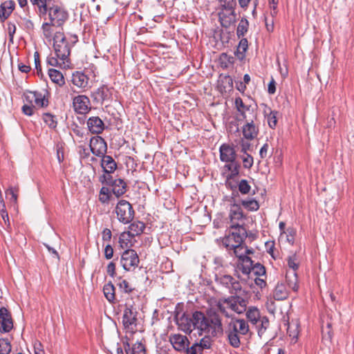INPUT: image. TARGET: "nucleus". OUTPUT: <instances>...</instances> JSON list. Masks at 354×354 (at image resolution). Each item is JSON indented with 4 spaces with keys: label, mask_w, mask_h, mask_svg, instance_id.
<instances>
[{
    "label": "nucleus",
    "mask_w": 354,
    "mask_h": 354,
    "mask_svg": "<svg viewBox=\"0 0 354 354\" xmlns=\"http://www.w3.org/2000/svg\"><path fill=\"white\" fill-rule=\"evenodd\" d=\"M32 4L37 8V13L45 20L48 19L53 26L59 27L68 19L67 12L57 5L50 6L46 0H30Z\"/></svg>",
    "instance_id": "nucleus-1"
},
{
    "label": "nucleus",
    "mask_w": 354,
    "mask_h": 354,
    "mask_svg": "<svg viewBox=\"0 0 354 354\" xmlns=\"http://www.w3.org/2000/svg\"><path fill=\"white\" fill-rule=\"evenodd\" d=\"M249 332V325L243 319L232 318L227 324L225 330V334L229 344L233 348H237L241 345L240 337Z\"/></svg>",
    "instance_id": "nucleus-2"
},
{
    "label": "nucleus",
    "mask_w": 354,
    "mask_h": 354,
    "mask_svg": "<svg viewBox=\"0 0 354 354\" xmlns=\"http://www.w3.org/2000/svg\"><path fill=\"white\" fill-rule=\"evenodd\" d=\"M248 236L247 230L243 225L232 224L230 226L229 234L223 239V244L225 247L231 246L230 245H240L243 243Z\"/></svg>",
    "instance_id": "nucleus-3"
},
{
    "label": "nucleus",
    "mask_w": 354,
    "mask_h": 354,
    "mask_svg": "<svg viewBox=\"0 0 354 354\" xmlns=\"http://www.w3.org/2000/svg\"><path fill=\"white\" fill-rule=\"evenodd\" d=\"M53 47L57 58L63 62H68L71 54V46L63 32H57L53 37Z\"/></svg>",
    "instance_id": "nucleus-4"
},
{
    "label": "nucleus",
    "mask_w": 354,
    "mask_h": 354,
    "mask_svg": "<svg viewBox=\"0 0 354 354\" xmlns=\"http://www.w3.org/2000/svg\"><path fill=\"white\" fill-rule=\"evenodd\" d=\"M115 212L119 222L129 224L133 221L135 211L131 204L126 200H120L116 204Z\"/></svg>",
    "instance_id": "nucleus-5"
},
{
    "label": "nucleus",
    "mask_w": 354,
    "mask_h": 354,
    "mask_svg": "<svg viewBox=\"0 0 354 354\" xmlns=\"http://www.w3.org/2000/svg\"><path fill=\"white\" fill-rule=\"evenodd\" d=\"M99 181L112 188L113 194L116 198L122 196L127 192V185L122 178L113 179L112 176L102 175L99 177Z\"/></svg>",
    "instance_id": "nucleus-6"
},
{
    "label": "nucleus",
    "mask_w": 354,
    "mask_h": 354,
    "mask_svg": "<svg viewBox=\"0 0 354 354\" xmlns=\"http://www.w3.org/2000/svg\"><path fill=\"white\" fill-rule=\"evenodd\" d=\"M214 280L217 285L227 289L231 294H236L241 291L242 287L240 282L230 274H216Z\"/></svg>",
    "instance_id": "nucleus-7"
},
{
    "label": "nucleus",
    "mask_w": 354,
    "mask_h": 354,
    "mask_svg": "<svg viewBox=\"0 0 354 354\" xmlns=\"http://www.w3.org/2000/svg\"><path fill=\"white\" fill-rule=\"evenodd\" d=\"M207 322L211 327L208 334L212 337H218L224 333L221 318L216 311L210 310L207 312Z\"/></svg>",
    "instance_id": "nucleus-8"
},
{
    "label": "nucleus",
    "mask_w": 354,
    "mask_h": 354,
    "mask_svg": "<svg viewBox=\"0 0 354 354\" xmlns=\"http://www.w3.org/2000/svg\"><path fill=\"white\" fill-rule=\"evenodd\" d=\"M231 246L225 247L227 250H232L234 254L239 258V263L237 266L239 270L242 273H247L249 272L248 266L251 263V258L248 256L244 255V243L240 245H230Z\"/></svg>",
    "instance_id": "nucleus-9"
},
{
    "label": "nucleus",
    "mask_w": 354,
    "mask_h": 354,
    "mask_svg": "<svg viewBox=\"0 0 354 354\" xmlns=\"http://www.w3.org/2000/svg\"><path fill=\"white\" fill-rule=\"evenodd\" d=\"M139 263V257L134 250L127 249L122 252L120 263L125 270H134L138 266Z\"/></svg>",
    "instance_id": "nucleus-10"
},
{
    "label": "nucleus",
    "mask_w": 354,
    "mask_h": 354,
    "mask_svg": "<svg viewBox=\"0 0 354 354\" xmlns=\"http://www.w3.org/2000/svg\"><path fill=\"white\" fill-rule=\"evenodd\" d=\"M257 118V114H252L250 120L246 119L245 123L242 127L243 138L248 140L255 139L259 134V126L255 123Z\"/></svg>",
    "instance_id": "nucleus-11"
},
{
    "label": "nucleus",
    "mask_w": 354,
    "mask_h": 354,
    "mask_svg": "<svg viewBox=\"0 0 354 354\" xmlns=\"http://www.w3.org/2000/svg\"><path fill=\"white\" fill-rule=\"evenodd\" d=\"M89 147L91 153L98 157H101L106 153L107 144L101 136H96L91 138Z\"/></svg>",
    "instance_id": "nucleus-12"
},
{
    "label": "nucleus",
    "mask_w": 354,
    "mask_h": 354,
    "mask_svg": "<svg viewBox=\"0 0 354 354\" xmlns=\"http://www.w3.org/2000/svg\"><path fill=\"white\" fill-rule=\"evenodd\" d=\"M193 317L194 330L196 328L201 331L200 335H202V333L208 334L211 327L210 324H208L207 317L203 313L196 310L193 313Z\"/></svg>",
    "instance_id": "nucleus-13"
},
{
    "label": "nucleus",
    "mask_w": 354,
    "mask_h": 354,
    "mask_svg": "<svg viewBox=\"0 0 354 354\" xmlns=\"http://www.w3.org/2000/svg\"><path fill=\"white\" fill-rule=\"evenodd\" d=\"M73 107L77 113L86 114L91 110L90 100L84 95H77L73 100Z\"/></svg>",
    "instance_id": "nucleus-14"
},
{
    "label": "nucleus",
    "mask_w": 354,
    "mask_h": 354,
    "mask_svg": "<svg viewBox=\"0 0 354 354\" xmlns=\"http://www.w3.org/2000/svg\"><path fill=\"white\" fill-rule=\"evenodd\" d=\"M169 342L173 346V348L176 351L180 353H185L189 344L188 338L186 336L180 334L171 335L169 336Z\"/></svg>",
    "instance_id": "nucleus-15"
},
{
    "label": "nucleus",
    "mask_w": 354,
    "mask_h": 354,
    "mask_svg": "<svg viewBox=\"0 0 354 354\" xmlns=\"http://www.w3.org/2000/svg\"><path fill=\"white\" fill-rule=\"evenodd\" d=\"M13 328L11 314L5 307L0 308V331L8 333Z\"/></svg>",
    "instance_id": "nucleus-16"
},
{
    "label": "nucleus",
    "mask_w": 354,
    "mask_h": 354,
    "mask_svg": "<svg viewBox=\"0 0 354 354\" xmlns=\"http://www.w3.org/2000/svg\"><path fill=\"white\" fill-rule=\"evenodd\" d=\"M176 324L179 328L186 333H191L194 330V317L193 314L192 316L183 313L180 317L176 316Z\"/></svg>",
    "instance_id": "nucleus-17"
},
{
    "label": "nucleus",
    "mask_w": 354,
    "mask_h": 354,
    "mask_svg": "<svg viewBox=\"0 0 354 354\" xmlns=\"http://www.w3.org/2000/svg\"><path fill=\"white\" fill-rule=\"evenodd\" d=\"M220 160L223 162L236 160V153L233 146L223 143L219 147Z\"/></svg>",
    "instance_id": "nucleus-18"
},
{
    "label": "nucleus",
    "mask_w": 354,
    "mask_h": 354,
    "mask_svg": "<svg viewBox=\"0 0 354 354\" xmlns=\"http://www.w3.org/2000/svg\"><path fill=\"white\" fill-rule=\"evenodd\" d=\"M111 95L110 89L106 85L101 86L92 94L93 101L100 104H103L105 101L110 100Z\"/></svg>",
    "instance_id": "nucleus-19"
},
{
    "label": "nucleus",
    "mask_w": 354,
    "mask_h": 354,
    "mask_svg": "<svg viewBox=\"0 0 354 354\" xmlns=\"http://www.w3.org/2000/svg\"><path fill=\"white\" fill-rule=\"evenodd\" d=\"M100 166L102 168L104 174L102 175L111 176V174L117 169V163L112 156L109 155H104L101 156Z\"/></svg>",
    "instance_id": "nucleus-20"
},
{
    "label": "nucleus",
    "mask_w": 354,
    "mask_h": 354,
    "mask_svg": "<svg viewBox=\"0 0 354 354\" xmlns=\"http://www.w3.org/2000/svg\"><path fill=\"white\" fill-rule=\"evenodd\" d=\"M129 231L123 232L120 234V240H124V238H133L136 236L141 234L145 229V224L142 221H136L131 223L129 226Z\"/></svg>",
    "instance_id": "nucleus-21"
},
{
    "label": "nucleus",
    "mask_w": 354,
    "mask_h": 354,
    "mask_svg": "<svg viewBox=\"0 0 354 354\" xmlns=\"http://www.w3.org/2000/svg\"><path fill=\"white\" fill-rule=\"evenodd\" d=\"M86 124L88 131L93 134H100L105 127L104 122L98 116L90 117Z\"/></svg>",
    "instance_id": "nucleus-22"
},
{
    "label": "nucleus",
    "mask_w": 354,
    "mask_h": 354,
    "mask_svg": "<svg viewBox=\"0 0 354 354\" xmlns=\"http://www.w3.org/2000/svg\"><path fill=\"white\" fill-rule=\"evenodd\" d=\"M137 312L133 310V306H126L122 316V324L125 328H130L133 324H136Z\"/></svg>",
    "instance_id": "nucleus-23"
},
{
    "label": "nucleus",
    "mask_w": 354,
    "mask_h": 354,
    "mask_svg": "<svg viewBox=\"0 0 354 354\" xmlns=\"http://www.w3.org/2000/svg\"><path fill=\"white\" fill-rule=\"evenodd\" d=\"M234 105H235L237 112L239 113V116L241 117L240 118H236V120L239 122L246 120V119L248 118V116L246 114L247 111L250 112V111H252V113L254 112L253 109H251V106L245 104L243 102V100L241 99V97H237L235 98Z\"/></svg>",
    "instance_id": "nucleus-24"
},
{
    "label": "nucleus",
    "mask_w": 354,
    "mask_h": 354,
    "mask_svg": "<svg viewBox=\"0 0 354 354\" xmlns=\"http://www.w3.org/2000/svg\"><path fill=\"white\" fill-rule=\"evenodd\" d=\"M15 8V3L12 0L6 1L0 5V21L4 22L11 15Z\"/></svg>",
    "instance_id": "nucleus-25"
},
{
    "label": "nucleus",
    "mask_w": 354,
    "mask_h": 354,
    "mask_svg": "<svg viewBox=\"0 0 354 354\" xmlns=\"http://www.w3.org/2000/svg\"><path fill=\"white\" fill-rule=\"evenodd\" d=\"M232 203L230 204L229 217L232 224H236L235 221H239L244 217L242 208L239 204L236 203L235 199L232 197Z\"/></svg>",
    "instance_id": "nucleus-26"
},
{
    "label": "nucleus",
    "mask_w": 354,
    "mask_h": 354,
    "mask_svg": "<svg viewBox=\"0 0 354 354\" xmlns=\"http://www.w3.org/2000/svg\"><path fill=\"white\" fill-rule=\"evenodd\" d=\"M221 24L224 28H229L236 21L235 12L223 10L218 14Z\"/></svg>",
    "instance_id": "nucleus-27"
},
{
    "label": "nucleus",
    "mask_w": 354,
    "mask_h": 354,
    "mask_svg": "<svg viewBox=\"0 0 354 354\" xmlns=\"http://www.w3.org/2000/svg\"><path fill=\"white\" fill-rule=\"evenodd\" d=\"M71 82L78 88H84L88 85V77L82 72L75 71L72 75Z\"/></svg>",
    "instance_id": "nucleus-28"
},
{
    "label": "nucleus",
    "mask_w": 354,
    "mask_h": 354,
    "mask_svg": "<svg viewBox=\"0 0 354 354\" xmlns=\"http://www.w3.org/2000/svg\"><path fill=\"white\" fill-rule=\"evenodd\" d=\"M115 288L112 282L106 283L103 287V292L105 298L111 304L115 303Z\"/></svg>",
    "instance_id": "nucleus-29"
},
{
    "label": "nucleus",
    "mask_w": 354,
    "mask_h": 354,
    "mask_svg": "<svg viewBox=\"0 0 354 354\" xmlns=\"http://www.w3.org/2000/svg\"><path fill=\"white\" fill-rule=\"evenodd\" d=\"M239 45L234 53L235 56L239 59L243 60L245 57V52L248 48V41L246 38H240Z\"/></svg>",
    "instance_id": "nucleus-30"
},
{
    "label": "nucleus",
    "mask_w": 354,
    "mask_h": 354,
    "mask_svg": "<svg viewBox=\"0 0 354 354\" xmlns=\"http://www.w3.org/2000/svg\"><path fill=\"white\" fill-rule=\"evenodd\" d=\"M274 299L278 301L284 300L288 297V292L283 283H277L273 292Z\"/></svg>",
    "instance_id": "nucleus-31"
},
{
    "label": "nucleus",
    "mask_w": 354,
    "mask_h": 354,
    "mask_svg": "<svg viewBox=\"0 0 354 354\" xmlns=\"http://www.w3.org/2000/svg\"><path fill=\"white\" fill-rule=\"evenodd\" d=\"M249 272L247 273H243L244 274H250L251 272H253L254 275L257 276H266V268L265 267L259 263H254L253 261L251 259V263L248 266Z\"/></svg>",
    "instance_id": "nucleus-32"
},
{
    "label": "nucleus",
    "mask_w": 354,
    "mask_h": 354,
    "mask_svg": "<svg viewBox=\"0 0 354 354\" xmlns=\"http://www.w3.org/2000/svg\"><path fill=\"white\" fill-rule=\"evenodd\" d=\"M48 75L50 80L59 86H62L65 84L64 77L59 71L50 68L48 70Z\"/></svg>",
    "instance_id": "nucleus-33"
},
{
    "label": "nucleus",
    "mask_w": 354,
    "mask_h": 354,
    "mask_svg": "<svg viewBox=\"0 0 354 354\" xmlns=\"http://www.w3.org/2000/svg\"><path fill=\"white\" fill-rule=\"evenodd\" d=\"M286 282L290 288L297 292L299 289L297 274L295 272H288L286 276Z\"/></svg>",
    "instance_id": "nucleus-34"
},
{
    "label": "nucleus",
    "mask_w": 354,
    "mask_h": 354,
    "mask_svg": "<svg viewBox=\"0 0 354 354\" xmlns=\"http://www.w3.org/2000/svg\"><path fill=\"white\" fill-rule=\"evenodd\" d=\"M248 320L255 326H258V320L261 317L259 310L256 307H250L246 313Z\"/></svg>",
    "instance_id": "nucleus-35"
},
{
    "label": "nucleus",
    "mask_w": 354,
    "mask_h": 354,
    "mask_svg": "<svg viewBox=\"0 0 354 354\" xmlns=\"http://www.w3.org/2000/svg\"><path fill=\"white\" fill-rule=\"evenodd\" d=\"M249 22L245 18H242L236 28L238 38H242L248 30Z\"/></svg>",
    "instance_id": "nucleus-36"
},
{
    "label": "nucleus",
    "mask_w": 354,
    "mask_h": 354,
    "mask_svg": "<svg viewBox=\"0 0 354 354\" xmlns=\"http://www.w3.org/2000/svg\"><path fill=\"white\" fill-rule=\"evenodd\" d=\"M264 112L266 114V117L267 118L269 127L271 129H274L277 124V111H272L270 109H269V113H267L266 111H265Z\"/></svg>",
    "instance_id": "nucleus-37"
},
{
    "label": "nucleus",
    "mask_w": 354,
    "mask_h": 354,
    "mask_svg": "<svg viewBox=\"0 0 354 354\" xmlns=\"http://www.w3.org/2000/svg\"><path fill=\"white\" fill-rule=\"evenodd\" d=\"M268 326H269L268 318L266 316L261 317L258 320V326H256V327L258 329V335L261 337L264 333L266 330L268 328Z\"/></svg>",
    "instance_id": "nucleus-38"
},
{
    "label": "nucleus",
    "mask_w": 354,
    "mask_h": 354,
    "mask_svg": "<svg viewBox=\"0 0 354 354\" xmlns=\"http://www.w3.org/2000/svg\"><path fill=\"white\" fill-rule=\"evenodd\" d=\"M241 203L249 211H257L259 209V202L254 199L242 200Z\"/></svg>",
    "instance_id": "nucleus-39"
},
{
    "label": "nucleus",
    "mask_w": 354,
    "mask_h": 354,
    "mask_svg": "<svg viewBox=\"0 0 354 354\" xmlns=\"http://www.w3.org/2000/svg\"><path fill=\"white\" fill-rule=\"evenodd\" d=\"M43 120L50 129H55L57 127V122L55 119V116L49 113H45L43 114Z\"/></svg>",
    "instance_id": "nucleus-40"
},
{
    "label": "nucleus",
    "mask_w": 354,
    "mask_h": 354,
    "mask_svg": "<svg viewBox=\"0 0 354 354\" xmlns=\"http://www.w3.org/2000/svg\"><path fill=\"white\" fill-rule=\"evenodd\" d=\"M223 303L227 305V308L231 309L232 311L236 313L237 314H241V312H239V308L238 306V304H236L232 296L229 297L223 300Z\"/></svg>",
    "instance_id": "nucleus-41"
},
{
    "label": "nucleus",
    "mask_w": 354,
    "mask_h": 354,
    "mask_svg": "<svg viewBox=\"0 0 354 354\" xmlns=\"http://www.w3.org/2000/svg\"><path fill=\"white\" fill-rule=\"evenodd\" d=\"M33 105L39 108L46 107L48 105V100L41 93L38 92L37 99Z\"/></svg>",
    "instance_id": "nucleus-42"
},
{
    "label": "nucleus",
    "mask_w": 354,
    "mask_h": 354,
    "mask_svg": "<svg viewBox=\"0 0 354 354\" xmlns=\"http://www.w3.org/2000/svg\"><path fill=\"white\" fill-rule=\"evenodd\" d=\"M251 189V186L249 185V183L247 180L243 179L238 183V190L242 194H248L250 193Z\"/></svg>",
    "instance_id": "nucleus-43"
},
{
    "label": "nucleus",
    "mask_w": 354,
    "mask_h": 354,
    "mask_svg": "<svg viewBox=\"0 0 354 354\" xmlns=\"http://www.w3.org/2000/svg\"><path fill=\"white\" fill-rule=\"evenodd\" d=\"M119 279L120 281L117 283V286L122 292L129 294L133 290V288L129 285L127 280H122L121 278Z\"/></svg>",
    "instance_id": "nucleus-44"
},
{
    "label": "nucleus",
    "mask_w": 354,
    "mask_h": 354,
    "mask_svg": "<svg viewBox=\"0 0 354 354\" xmlns=\"http://www.w3.org/2000/svg\"><path fill=\"white\" fill-rule=\"evenodd\" d=\"M221 2L223 10L235 12L234 8L236 6V0H221Z\"/></svg>",
    "instance_id": "nucleus-45"
},
{
    "label": "nucleus",
    "mask_w": 354,
    "mask_h": 354,
    "mask_svg": "<svg viewBox=\"0 0 354 354\" xmlns=\"http://www.w3.org/2000/svg\"><path fill=\"white\" fill-rule=\"evenodd\" d=\"M11 351V344L8 339H0V354H9Z\"/></svg>",
    "instance_id": "nucleus-46"
},
{
    "label": "nucleus",
    "mask_w": 354,
    "mask_h": 354,
    "mask_svg": "<svg viewBox=\"0 0 354 354\" xmlns=\"http://www.w3.org/2000/svg\"><path fill=\"white\" fill-rule=\"evenodd\" d=\"M236 301V304H238V306L239 308V312L242 313L246 310L248 301L242 298L240 296H232Z\"/></svg>",
    "instance_id": "nucleus-47"
},
{
    "label": "nucleus",
    "mask_w": 354,
    "mask_h": 354,
    "mask_svg": "<svg viewBox=\"0 0 354 354\" xmlns=\"http://www.w3.org/2000/svg\"><path fill=\"white\" fill-rule=\"evenodd\" d=\"M133 354H146L145 346L141 342H137L133 345Z\"/></svg>",
    "instance_id": "nucleus-48"
},
{
    "label": "nucleus",
    "mask_w": 354,
    "mask_h": 354,
    "mask_svg": "<svg viewBox=\"0 0 354 354\" xmlns=\"http://www.w3.org/2000/svg\"><path fill=\"white\" fill-rule=\"evenodd\" d=\"M203 350L198 346V342L194 343L191 347H187L185 353L186 354H202Z\"/></svg>",
    "instance_id": "nucleus-49"
},
{
    "label": "nucleus",
    "mask_w": 354,
    "mask_h": 354,
    "mask_svg": "<svg viewBox=\"0 0 354 354\" xmlns=\"http://www.w3.org/2000/svg\"><path fill=\"white\" fill-rule=\"evenodd\" d=\"M240 168L241 165L239 162H237L236 163H235L234 166L232 167V169L230 171V173L227 176V177L230 179H236V178L239 174Z\"/></svg>",
    "instance_id": "nucleus-50"
},
{
    "label": "nucleus",
    "mask_w": 354,
    "mask_h": 354,
    "mask_svg": "<svg viewBox=\"0 0 354 354\" xmlns=\"http://www.w3.org/2000/svg\"><path fill=\"white\" fill-rule=\"evenodd\" d=\"M243 167L245 169H250L253 165V157L246 153L245 156H243Z\"/></svg>",
    "instance_id": "nucleus-51"
},
{
    "label": "nucleus",
    "mask_w": 354,
    "mask_h": 354,
    "mask_svg": "<svg viewBox=\"0 0 354 354\" xmlns=\"http://www.w3.org/2000/svg\"><path fill=\"white\" fill-rule=\"evenodd\" d=\"M38 91H29L24 94V98L26 101L30 103L31 105L34 104L35 101L37 99Z\"/></svg>",
    "instance_id": "nucleus-52"
},
{
    "label": "nucleus",
    "mask_w": 354,
    "mask_h": 354,
    "mask_svg": "<svg viewBox=\"0 0 354 354\" xmlns=\"http://www.w3.org/2000/svg\"><path fill=\"white\" fill-rule=\"evenodd\" d=\"M198 344L203 351L204 349L209 348L212 346L211 339L208 336H205L201 339L200 342H198Z\"/></svg>",
    "instance_id": "nucleus-53"
},
{
    "label": "nucleus",
    "mask_w": 354,
    "mask_h": 354,
    "mask_svg": "<svg viewBox=\"0 0 354 354\" xmlns=\"http://www.w3.org/2000/svg\"><path fill=\"white\" fill-rule=\"evenodd\" d=\"M288 265L289 268L292 269V272H296V270L299 268V265L297 263L296 254H294L288 258Z\"/></svg>",
    "instance_id": "nucleus-54"
},
{
    "label": "nucleus",
    "mask_w": 354,
    "mask_h": 354,
    "mask_svg": "<svg viewBox=\"0 0 354 354\" xmlns=\"http://www.w3.org/2000/svg\"><path fill=\"white\" fill-rule=\"evenodd\" d=\"M51 26H52V24L48 21L44 22L42 24L41 28L43 30V33H44L45 37H46V38L51 37V35H52V30L50 28Z\"/></svg>",
    "instance_id": "nucleus-55"
},
{
    "label": "nucleus",
    "mask_w": 354,
    "mask_h": 354,
    "mask_svg": "<svg viewBox=\"0 0 354 354\" xmlns=\"http://www.w3.org/2000/svg\"><path fill=\"white\" fill-rule=\"evenodd\" d=\"M227 307H225L223 306V304L221 302V301H218L216 304V308L217 310L222 314L225 317H227V318H231V319L233 318L232 317V315L229 313L228 311L226 309Z\"/></svg>",
    "instance_id": "nucleus-56"
},
{
    "label": "nucleus",
    "mask_w": 354,
    "mask_h": 354,
    "mask_svg": "<svg viewBox=\"0 0 354 354\" xmlns=\"http://www.w3.org/2000/svg\"><path fill=\"white\" fill-rule=\"evenodd\" d=\"M16 26L14 23L9 21L8 23V32L10 37V41H13L14 35L16 32Z\"/></svg>",
    "instance_id": "nucleus-57"
},
{
    "label": "nucleus",
    "mask_w": 354,
    "mask_h": 354,
    "mask_svg": "<svg viewBox=\"0 0 354 354\" xmlns=\"http://www.w3.org/2000/svg\"><path fill=\"white\" fill-rule=\"evenodd\" d=\"M34 59H35V68L37 70V73L38 75L41 74V62L39 59V54L37 51L35 52L34 53Z\"/></svg>",
    "instance_id": "nucleus-58"
},
{
    "label": "nucleus",
    "mask_w": 354,
    "mask_h": 354,
    "mask_svg": "<svg viewBox=\"0 0 354 354\" xmlns=\"http://www.w3.org/2000/svg\"><path fill=\"white\" fill-rule=\"evenodd\" d=\"M238 182L235 181V179H230L226 178L225 185L227 188H230L232 191H236L238 188Z\"/></svg>",
    "instance_id": "nucleus-59"
},
{
    "label": "nucleus",
    "mask_w": 354,
    "mask_h": 354,
    "mask_svg": "<svg viewBox=\"0 0 354 354\" xmlns=\"http://www.w3.org/2000/svg\"><path fill=\"white\" fill-rule=\"evenodd\" d=\"M106 272L111 277H113L115 275V263L113 261H111L108 264Z\"/></svg>",
    "instance_id": "nucleus-60"
},
{
    "label": "nucleus",
    "mask_w": 354,
    "mask_h": 354,
    "mask_svg": "<svg viewBox=\"0 0 354 354\" xmlns=\"http://www.w3.org/2000/svg\"><path fill=\"white\" fill-rule=\"evenodd\" d=\"M104 257L106 259H111L113 257V249L109 244L106 245L104 248Z\"/></svg>",
    "instance_id": "nucleus-61"
},
{
    "label": "nucleus",
    "mask_w": 354,
    "mask_h": 354,
    "mask_svg": "<svg viewBox=\"0 0 354 354\" xmlns=\"http://www.w3.org/2000/svg\"><path fill=\"white\" fill-rule=\"evenodd\" d=\"M23 26L27 31H31L34 29L33 22L28 19L25 18L23 19Z\"/></svg>",
    "instance_id": "nucleus-62"
},
{
    "label": "nucleus",
    "mask_w": 354,
    "mask_h": 354,
    "mask_svg": "<svg viewBox=\"0 0 354 354\" xmlns=\"http://www.w3.org/2000/svg\"><path fill=\"white\" fill-rule=\"evenodd\" d=\"M34 105L24 104L22 106V111L25 115L30 116L33 114Z\"/></svg>",
    "instance_id": "nucleus-63"
},
{
    "label": "nucleus",
    "mask_w": 354,
    "mask_h": 354,
    "mask_svg": "<svg viewBox=\"0 0 354 354\" xmlns=\"http://www.w3.org/2000/svg\"><path fill=\"white\" fill-rule=\"evenodd\" d=\"M34 350L35 354H44L43 346L39 341H36L34 344Z\"/></svg>",
    "instance_id": "nucleus-64"
}]
</instances>
